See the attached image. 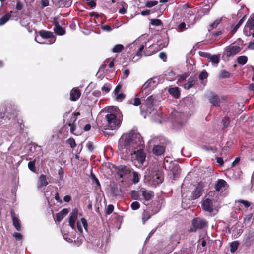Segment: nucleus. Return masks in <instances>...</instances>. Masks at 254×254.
Listing matches in <instances>:
<instances>
[{
	"label": "nucleus",
	"mask_w": 254,
	"mask_h": 254,
	"mask_svg": "<svg viewBox=\"0 0 254 254\" xmlns=\"http://www.w3.org/2000/svg\"><path fill=\"white\" fill-rule=\"evenodd\" d=\"M107 124L105 125L102 131L105 136L111 135L110 132L106 131L107 129L115 130L119 127L123 120V115L121 112L118 109L114 112H110L105 116Z\"/></svg>",
	"instance_id": "obj_1"
},
{
	"label": "nucleus",
	"mask_w": 254,
	"mask_h": 254,
	"mask_svg": "<svg viewBox=\"0 0 254 254\" xmlns=\"http://www.w3.org/2000/svg\"><path fill=\"white\" fill-rule=\"evenodd\" d=\"M192 227L189 229V232H195L197 229H203L207 226V221L200 217H196L192 219Z\"/></svg>",
	"instance_id": "obj_2"
},
{
	"label": "nucleus",
	"mask_w": 254,
	"mask_h": 254,
	"mask_svg": "<svg viewBox=\"0 0 254 254\" xmlns=\"http://www.w3.org/2000/svg\"><path fill=\"white\" fill-rule=\"evenodd\" d=\"M117 175L121 178L127 179L132 172V169L130 165H120L115 168Z\"/></svg>",
	"instance_id": "obj_3"
},
{
	"label": "nucleus",
	"mask_w": 254,
	"mask_h": 254,
	"mask_svg": "<svg viewBox=\"0 0 254 254\" xmlns=\"http://www.w3.org/2000/svg\"><path fill=\"white\" fill-rule=\"evenodd\" d=\"M1 113H0V124L4 123L3 120H6L8 119L10 120L11 119H14L16 112L14 110L12 109L10 107L8 108H2L1 110Z\"/></svg>",
	"instance_id": "obj_4"
},
{
	"label": "nucleus",
	"mask_w": 254,
	"mask_h": 254,
	"mask_svg": "<svg viewBox=\"0 0 254 254\" xmlns=\"http://www.w3.org/2000/svg\"><path fill=\"white\" fill-rule=\"evenodd\" d=\"M154 97L153 96L148 97L140 107L141 112L150 114L154 110Z\"/></svg>",
	"instance_id": "obj_5"
},
{
	"label": "nucleus",
	"mask_w": 254,
	"mask_h": 254,
	"mask_svg": "<svg viewBox=\"0 0 254 254\" xmlns=\"http://www.w3.org/2000/svg\"><path fill=\"white\" fill-rule=\"evenodd\" d=\"M204 183L202 181L199 182L196 186L194 190L192 192L190 196L191 200H195L199 198L204 191Z\"/></svg>",
	"instance_id": "obj_6"
},
{
	"label": "nucleus",
	"mask_w": 254,
	"mask_h": 254,
	"mask_svg": "<svg viewBox=\"0 0 254 254\" xmlns=\"http://www.w3.org/2000/svg\"><path fill=\"white\" fill-rule=\"evenodd\" d=\"M132 148L136 149L138 147H141L144 145V141L141 135L138 133H132Z\"/></svg>",
	"instance_id": "obj_7"
},
{
	"label": "nucleus",
	"mask_w": 254,
	"mask_h": 254,
	"mask_svg": "<svg viewBox=\"0 0 254 254\" xmlns=\"http://www.w3.org/2000/svg\"><path fill=\"white\" fill-rule=\"evenodd\" d=\"M242 49V48L238 46L231 44L225 48V52L227 57H231L239 53Z\"/></svg>",
	"instance_id": "obj_8"
},
{
	"label": "nucleus",
	"mask_w": 254,
	"mask_h": 254,
	"mask_svg": "<svg viewBox=\"0 0 254 254\" xmlns=\"http://www.w3.org/2000/svg\"><path fill=\"white\" fill-rule=\"evenodd\" d=\"M209 102L214 106L219 107L220 106V99L219 96L213 92H210L207 96Z\"/></svg>",
	"instance_id": "obj_9"
},
{
	"label": "nucleus",
	"mask_w": 254,
	"mask_h": 254,
	"mask_svg": "<svg viewBox=\"0 0 254 254\" xmlns=\"http://www.w3.org/2000/svg\"><path fill=\"white\" fill-rule=\"evenodd\" d=\"M53 24L54 25V32L58 35H64L65 33V30L61 27L58 21V17H54L53 20Z\"/></svg>",
	"instance_id": "obj_10"
},
{
	"label": "nucleus",
	"mask_w": 254,
	"mask_h": 254,
	"mask_svg": "<svg viewBox=\"0 0 254 254\" xmlns=\"http://www.w3.org/2000/svg\"><path fill=\"white\" fill-rule=\"evenodd\" d=\"M120 145L124 148H132V139L131 133L124 136L120 140Z\"/></svg>",
	"instance_id": "obj_11"
},
{
	"label": "nucleus",
	"mask_w": 254,
	"mask_h": 254,
	"mask_svg": "<svg viewBox=\"0 0 254 254\" xmlns=\"http://www.w3.org/2000/svg\"><path fill=\"white\" fill-rule=\"evenodd\" d=\"M202 208L203 210L212 213L213 211V202L211 199L207 198L204 200L201 205Z\"/></svg>",
	"instance_id": "obj_12"
},
{
	"label": "nucleus",
	"mask_w": 254,
	"mask_h": 254,
	"mask_svg": "<svg viewBox=\"0 0 254 254\" xmlns=\"http://www.w3.org/2000/svg\"><path fill=\"white\" fill-rule=\"evenodd\" d=\"M79 115L80 113L79 112L72 113L71 115V121L66 124L68 126L70 127V132L74 135H77L75 133H74L76 129L75 126L74 125V122L77 120V116Z\"/></svg>",
	"instance_id": "obj_13"
},
{
	"label": "nucleus",
	"mask_w": 254,
	"mask_h": 254,
	"mask_svg": "<svg viewBox=\"0 0 254 254\" xmlns=\"http://www.w3.org/2000/svg\"><path fill=\"white\" fill-rule=\"evenodd\" d=\"M78 214V209L75 208L73 209L72 211L70 214V216L69 218V225L73 229L74 228L75 223L76 219H77Z\"/></svg>",
	"instance_id": "obj_14"
},
{
	"label": "nucleus",
	"mask_w": 254,
	"mask_h": 254,
	"mask_svg": "<svg viewBox=\"0 0 254 254\" xmlns=\"http://www.w3.org/2000/svg\"><path fill=\"white\" fill-rule=\"evenodd\" d=\"M140 192L146 201H149L154 197V193L152 191H148L144 188H141L140 190Z\"/></svg>",
	"instance_id": "obj_15"
},
{
	"label": "nucleus",
	"mask_w": 254,
	"mask_h": 254,
	"mask_svg": "<svg viewBox=\"0 0 254 254\" xmlns=\"http://www.w3.org/2000/svg\"><path fill=\"white\" fill-rule=\"evenodd\" d=\"M166 149V147L163 145H155L152 149L154 154L157 156H160L164 154Z\"/></svg>",
	"instance_id": "obj_16"
},
{
	"label": "nucleus",
	"mask_w": 254,
	"mask_h": 254,
	"mask_svg": "<svg viewBox=\"0 0 254 254\" xmlns=\"http://www.w3.org/2000/svg\"><path fill=\"white\" fill-rule=\"evenodd\" d=\"M152 179L153 183L155 185H159L163 182L164 176L161 172H158L153 176Z\"/></svg>",
	"instance_id": "obj_17"
},
{
	"label": "nucleus",
	"mask_w": 254,
	"mask_h": 254,
	"mask_svg": "<svg viewBox=\"0 0 254 254\" xmlns=\"http://www.w3.org/2000/svg\"><path fill=\"white\" fill-rule=\"evenodd\" d=\"M197 81V79L196 77L190 76L187 82L184 84V88L187 90L192 88Z\"/></svg>",
	"instance_id": "obj_18"
},
{
	"label": "nucleus",
	"mask_w": 254,
	"mask_h": 254,
	"mask_svg": "<svg viewBox=\"0 0 254 254\" xmlns=\"http://www.w3.org/2000/svg\"><path fill=\"white\" fill-rule=\"evenodd\" d=\"M136 157L137 160L141 164H143L145 160L146 154L142 149H139L136 152Z\"/></svg>",
	"instance_id": "obj_19"
},
{
	"label": "nucleus",
	"mask_w": 254,
	"mask_h": 254,
	"mask_svg": "<svg viewBox=\"0 0 254 254\" xmlns=\"http://www.w3.org/2000/svg\"><path fill=\"white\" fill-rule=\"evenodd\" d=\"M70 99L72 101H75L79 99L81 96V92L77 88H74L70 91Z\"/></svg>",
	"instance_id": "obj_20"
},
{
	"label": "nucleus",
	"mask_w": 254,
	"mask_h": 254,
	"mask_svg": "<svg viewBox=\"0 0 254 254\" xmlns=\"http://www.w3.org/2000/svg\"><path fill=\"white\" fill-rule=\"evenodd\" d=\"M39 35L43 39L54 38V35L52 32L42 30L38 32Z\"/></svg>",
	"instance_id": "obj_21"
},
{
	"label": "nucleus",
	"mask_w": 254,
	"mask_h": 254,
	"mask_svg": "<svg viewBox=\"0 0 254 254\" xmlns=\"http://www.w3.org/2000/svg\"><path fill=\"white\" fill-rule=\"evenodd\" d=\"M69 211L67 208H64L62 209L60 212L56 214V220L58 222L61 221L65 216H66Z\"/></svg>",
	"instance_id": "obj_22"
},
{
	"label": "nucleus",
	"mask_w": 254,
	"mask_h": 254,
	"mask_svg": "<svg viewBox=\"0 0 254 254\" xmlns=\"http://www.w3.org/2000/svg\"><path fill=\"white\" fill-rule=\"evenodd\" d=\"M169 94L175 98H179L180 96V92L178 87H171L168 89Z\"/></svg>",
	"instance_id": "obj_23"
},
{
	"label": "nucleus",
	"mask_w": 254,
	"mask_h": 254,
	"mask_svg": "<svg viewBox=\"0 0 254 254\" xmlns=\"http://www.w3.org/2000/svg\"><path fill=\"white\" fill-rule=\"evenodd\" d=\"M226 185L227 182L224 180L218 179L215 185V190L218 192L222 188L225 187Z\"/></svg>",
	"instance_id": "obj_24"
},
{
	"label": "nucleus",
	"mask_w": 254,
	"mask_h": 254,
	"mask_svg": "<svg viewBox=\"0 0 254 254\" xmlns=\"http://www.w3.org/2000/svg\"><path fill=\"white\" fill-rule=\"evenodd\" d=\"M49 184L45 175L41 174L39 177V187L46 186Z\"/></svg>",
	"instance_id": "obj_25"
},
{
	"label": "nucleus",
	"mask_w": 254,
	"mask_h": 254,
	"mask_svg": "<svg viewBox=\"0 0 254 254\" xmlns=\"http://www.w3.org/2000/svg\"><path fill=\"white\" fill-rule=\"evenodd\" d=\"M59 6L60 7H66L70 6L72 3L71 0H57Z\"/></svg>",
	"instance_id": "obj_26"
},
{
	"label": "nucleus",
	"mask_w": 254,
	"mask_h": 254,
	"mask_svg": "<svg viewBox=\"0 0 254 254\" xmlns=\"http://www.w3.org/2000/svg\"><path fill=\"white\" fill-rule=\"evenodd\" d=\"M12 216L13 225L14 226V227L17 231H20L21 225L18 218L14 215V213L12 214Z\"/></svg>",
	"instance_id": "obj_27"
},
{
	"label": "nucleus",
	"mask_w": 254,
	"mask_h": 254,
	"mask_svg": "<svg viewBox=\"0 0 254 254\" xmlns=\"http://www.w3.org/2000/svg\"><path fill=\"white\" fill-rule=\"evenodd\" d=\"M12 11L10 13H8L0 18V26H2L5 24L11 17Z\"/></svg>",
	"instance_id": "obj_28"
},
{
	"label": "nucleus",
	"mask_w": 254,
	"mask_h": 254,
	"mask_svg": "<svg viewBox=\"0 0 254 254\" xmlns=\"http://www.w3.org/2000/svg\"><path fill=\"white\" fill-rule=\"evenodd\" d=\"M210 60L212 63L215 64H217L220 62V55H211L209 54V56L208 58Z\"/></svg>",
	"instance_id": "obj_29"
},
{
	"label": "nucleus",
	"mask_w": 254,
	"mask_h": 254,
	"mask_svg": "<svg viewBox=\"0 0 254 254\" xmlns=\"http://www.w3.org/2000/svg\"><path fill=\"white\" fill-rule=\"evenodd\" d=\"M246 28H249L250 30H254V17L248 19L246 25Z\"/></svg>",
	"instance_id": "obj_30"
},
{
	"label": "nucleus",
	"mask_w": 254,
	"mask_h": 254,
	"mask_svg": "<svg viewBox=\"0 0 254 254\" xmlns=\"http://www.w3.org/2000/svg\"><path fill=\"white\" fill-rule=\"evenodd\" d=\"M222 21L221 18H218L216 19L213 23L210 24L208 28L209 31L212 30L213 29L216 28L218 25L221 23Z\"/></svg>",
	"instance_id": "obj_31"
},
{
	"label": "nucleus",
	"mask_w": 254,
	"mask_h": 254,
	"mask_svg": "<svg viewBox=\"0 0 254 254\" xmlns=\"http://www.w3.org/2000/svg\"><path fill=\"white\" fill-rule=\"evenodd\" d=\"M248 61V58L246 56H239L237 59V61L239 64L244 65Z\"/></svg>",
	"instance_id": "obj_32"
},
{
	"label": "nucleus",
	"mask_w": 254,
	"mask_h": 254,
	"mask_svg": "<svg viewBox=\"0 0 254 254\" xmlns=\"http://www.w3.org/2000/svg\"><path fill=\"white\" fill-rule=\"evenodd\" d=\"M141 194L140 190L139 191L132 190L131 192V198L134 200H140V194Z\"/></svg>",
	"instance_id": "obj_33"
},
{
	"label": "nucleus",
	"mask_w": 254,
	"mask_h": 254,
	"mask_svg": "<svg viewBox=\"0 0 254 254\" xmlns=\"http://www.w3.org/2000/svg\"><path fill=\"white\" fill-rule=\"evenodd\" d=\"M239 242L237 241L232 242L230 244V249L231 253H234L238 249L239 246Z\"/></svg>",
	"instance_id": "obj_34"
},
{
	"label": "nucleus",
	"mask_w": 254,
	"mask_h": 254,
	"mask_svg": "<svg viewBox=\"0 0 254 254\" xmlns=\"http://www.w3.org/2000/svg\"><path fill=\"white\" fill-rule=\"evenodd\" d=\"M124 49V47L122 44L116 45L112 49V52L114 53H119L122 52Z\"/></svg>",
	"instance_id": "obj_35"
},
{
	"label": "nucleus",
	"mask_w": 254,
	"mask_h": 254,
	"mask_svg": "<svg viewBox=\"0 0 254 254\" xmlns=\"http://www.w3.org/2000/svg\"><path fill=\"white\" fill-rule=\"evenodd\" d=\"M151 217V215L147 211L144 210L142 213V221L144 223L147 220L149 219Z\"/></svg>",
	"instance_id": "obj_36"
},
{
	"label": "nucleus",
	"mask_w": 254,
	"mask_h": 254,
	"mask_svg": "<svg viewBox=\"0 0 254 254\" xmlns=\"http://www.w3.org/2000/svg\"><path fill=\"white\" fill-rule=\"evenodd\" d=\"M244 20H245V17H243L242 18H241L239 21L238 23L234 26V27L233 28V29L232 30V32L233 33H235L237 31V30L240 27V26L244 22Z\"/></svg>",
	"instance_id": "obj_37"
},
{
	"label": "nucleus",
	"mask_w": 254,
	"mask_h": 254,
	"mask_svg": "<svg viewBox=\"0 0 254 254\" xmlns=\"http://www.w3.org/2000/svg\"><path fill=\"white\" fill-rule=\"evenodd\" d=\"M35 161L34 160L32 161H30L28 163V168L33 172H35L36 171V169L35 167Z\"/></svg>",
	"instance_id": "obj_38"
},
{
	"label": "nucleus",
	"mask_w": 254,
	"mask_h": 254,
	"mask_svg": "<svg viewBox=\"0 0 254 254\" xmlns=\"http://www.w3.org/2000/svg\"><path fill=\"white\" fill-rule=\"evenodd\" d=\"M122 7L119 10V12L121 14H124L126 12V10L127 8L128 5L125 2H122L121 4Z\"/></svg>",
	"instance_id": "obj_39"
},
{
	"label": "nucleus",
	"mask_w": 254,
	"mask_h": 254,
	"mask_svg": "<svg viewBox=\"0 0 254 254\" xmlns=\"http://www.w3.org/2000/svg\"><path fill=\"white\" fill-rule=\"evenodd\" d=\"M222 122L223 124V128L222 129H224L229 126L230 123V119L228 117H225L222 120Z\"/></svg>",
	"instance_id": "obj_40"
},
{
	"label": "nucleus",
	"mask_w": 254,
	"mask_h": 254,
	"mask_svg": "<svg viewBox=\"0 0 254 254\" xmlns=\"http://www.w3.org/2000/svg\"><path fill=\"white\" fill-rule=\"evenodd\" d=\"M91 178L93 183H95L98 187L100 188L101 187L100 183L99 180L97 179V178H96V177L94 174H91Z\"/></svg>",
	"instance_id": "obj_41"
},
{
	"label": "nucleus",
	"mask_w": 254,
	"mask_h": 254,
	"mask_svg": "<svg viewBox=\"0 0 254 254\" xmlns=\"http://www.w3.org/2000/svg\"><path fill=\"white\" fill-rule=\"evenodd\" d=\"M219 76L220 78H229L230 76V73L225 70H223L221 71Z\"/></svg>",
	"instance_id": "obj_42"
},
{
	"label": "nucleus",
	"mask_w": 254,
	"mask_h": 254,
	"mask_svg": "<svg viewBox=\"0 0 254 254\" xmlns=\"http://www.w3.org/2000/svg\"><path fill=\"white\" fill-rule=\"evenodd\" d=\"M133 179L132 182L134 183H137L139 181V174L137 172L133 171Z\"/></svg>",
	"instance_id": "obj_43"
},
{
	"label": "nucleus",
	"mask_w": 254,
	"mask_h": 254,
	"mask_svg": "<svg viewBox=\"0 0 254 254\" xmlns=\"http://www.w3.org/2000/svg\"><path fill=\"white\" fill-rule=\"evenodd\" d=\"M66 142L72 148H74L76 146V143L75 142V141L74 139L72 137L68 139Z\"/></svg>",
	"instance_id": "obj_44"
},
{
	"label": "nucleus",
	"mask_w": 254,
	"mask_h": 254,
	"mask_svg": "<svg viewBox=\"0 0 254 254\" xmlns=\"http://www.w3.org/2000/svg\"><path fill=\"white\" fill-rule=\"evenodd\" d=\"M151 24L153 26H158L162 25V22L160 19H153L151 20Z\"/></svg>",
	"instance_id": "obj_45"
},
{
	"label": "nucleus",
	"mask_w": 254,
	"mask_h": 254,
	"mask_svg": "<svg viewBox=\"0 0 254 254\" xmlns=\"http://www.w3.org/2000/svg\"><path fill=\"white\" fill-rule=\"evenodd\" d=\"M238 203H241V204H242L244 205V207L245 208H248L251 205V202H249L247 200H242V199H240V200H238L237 201Z\"/></svg>",
	"instance_id": "obj_46"
},
{
	"label": "nucleus",
	"mask_w": 254,
	"mask_h": 254,
	"mask_svg": "<svg viewBox=\"0 0 254 254\" xmlns=\"http://www.w3.org/2000/svg\"><path fill=\"white\" fill-rule=\"evenodd\" d=\"M208 77V73L206 70H203L199 75V78L201 80H203L206 79Z\"/></svg>",
	"instance_id": "obj_47"
},
{
	"label": "nucleus",
	"mask_w": 254,
	"mask_h": 254,
	"mask_svg": "<svg viewBox=\"0 0 254 254\" xmlns=\"http://www.w3.org/2000/svg\"><path fill=\"white\" fill-rule=\"evenodd\" d=\"M140 205L139 202L137 201H134L132 202L131 204V208L133 210H136L140 208Z\"/></svg>",
	"instance_id": "obj_48"
},
{
	"label": "nucleus",
	"mask_w": 254,
	"mask_h": 254,
	"mask_svg": "<svg viewBox=\"0 0 254 254\" xmlns=\"http://www.w3.org/2000/svg\"><path fill=\"white\" fill-rule=\"evenodd\" d=\"M114 207L112 204H109L108 206L107 209L106 211V214L107 215L111 214L114 210Z\"/></svg>",
	"instance_id": "obj_49"
},
{
	"label": "nucleus",
	"mask_w": 254,
	"mask_h": 254,
	"mask_svg": "<svg viewBox=\"0 0 254 254\" xmlns=\"http://www.w3.org/2000/svg\"><path fill=\"white\" fill-rule=\"evenodd\" d=\"M116 95L117 96L116 99L118 101H123L126 97L125 95L123 93H120V94L118 93V94H116Z\"/></svg>",
	"instance_id": "obj_50"
},
{
	"label": "nucleus",
	"mask_w": 254,
	"mask_h": 254,
	"mask_svg": "<svg viewBox=\"0 0 254 254\" xmlns=\"http://www.w3.org/2000/svg\"><path fill=\"white\" fill-rule=\"evenodd\" d=\"M204 148L208 151H211L212 152L215 153L217 151V148L215 146H205Z\"/></svg>",
	"instance_id": "obj_51"
},
{
	"label": "nucleus",
	"mask_w": 254,
	"mask_h": 254,
	"mask_svg": "<svg viewBox=\"0 0 254 254\" xmlns=\"http://www.w3.org/2000/svg\"><path fill=\"white\" fill-rule=\"evenodd\" d=\"M158 3L157 1H148L146 2L145 6L147 7H152Z\"/></svg>",
	"instance_id": "obj_52"
},
{
	"label": "nucleus",
	"mask_w": 254,
	"mask_h": 254,
	"mask_svg": "<svg viewBox=\"0 0 254 254\" xmlns=\"http://www.w3.org/2000/svg\"><path fill=\"white\" fill-rule=\"evenodd\" d=\"M13 236L17 240H21L22 239L23 236L22 235L18 232H14L13 234Z\"/></svg>",
	"instance_id": "obj_53"
},
{
	"label": "nucleus",
	"mask_w": 254,
	"mask_h": 254,
	"mask_svg": "<svg viewBox=\"0 0 254 254\" xmlns=\"http://www.w3.org/2000/svg\"><path fill=\"white\" fill-rule=\"evenodd\" d=\"M81 222L84 229L86 230H87L88 224H87V220H86V219L84 218H82L81 219Z\"/></svg>",
	"instance_id": "obj_54"
},
{
	"label": "nucleus",
	"mask_w": 254,
	"mask_h": 254,
	"mask_svg": "<svg viewBox=\"0 0 254 254\" xmlns=\"http://www.w3.org/2000/svg\"><path fill=\"white\" fill-rule=\"evenodd\" d=\"M144 49V45H142L141 46H140V48H139L138 50L137 51V52L136 53L137 56H139V57L141 56L142 55V52H143Z\"/></svg>",
	"instance_id": "obj_55"
},
{
	"label": "nucleus",
	"mask_w": 254,
	"mask_h": 254,
	"mask_svg": "<svg viewBox=\"0 0 254 254\" xmlns=\"http://www.w3.org/2000/svg\"><path fill=\"white\" fill-rule=\"evenodd\" d=\"M122 85L121 84H118L115 88L114 91V93L115 95H116V94H118V93H119V92L121 90V89L122 88Z\"/></svg>",
	"instance_id": "obj_56"
},
{
	"label": "nucleus",
	"mask_w": 254,
	"mask_h": 254,
	"mask_svg": "<svg viewBox=\"0 0 254 254\" xmlns=\"http://www.w3.org/2000/svg\"><path fill=\"white\" fill-rule=\"evenodd\" d=\"M253 216L252 213H250L249 214H247L245 216L244 218V221L247 222H249L252 219V217Z\"/></svg>",
	"instance_id": "obj_57"
},
{
	"label": "nucleus",
	"mask_w": 254,
	"mask_h": 254,
	"mask_svg": "<svg viewBox=\"0 0 254 254\" xmlns=\"http://www.w3.org/2000/svg\"><path fill=\"white\" fill-rule=\"evenodd\" d=\"M101 90L105 94H106L110 91V87L105 85L102 87Z\"/></svg>",
	"instance_id": "obj_58"
},
{
	"label": "nucleus",
	"mask_w": 254,
	"mask_h": 254,
	"mask_svg": "<svg viewBox=\"0 0 254 254\" xmlns=\"http://www.w3.org/2000/svg\"><path fill=\"white\" fill-rule=\"evenodd\" d=\"M133 104L134 105V106H137L141 104V101H140V99L138 98H134L133 99Z\"/></svg>",
	"instance_id": "obj_59"
},
{
	"label": "nucleus",
	"mask_w": 254,
	"mask_h": 254,
	"mask_svg": "<svg viewBox=\"0 0 254 254\" xmlns=\"http://www.w3.org/2000/svg\"><path fill=\"white\" fill-rule=\"evenodd\" d=\"M159 57L163 59L164 61H166L167 59V55L165 52H160L159 54Z\"/></svg>",
	"instance_id": "obj_60"
},
{
	"label": "nucleus",
	"mask_w": 254,
	"mask_h": 254,
	"mask_svg": "<svg viewBox=\"0 0 254 254\" xmlns=\"http://www.w3.org/2000/svg\"><path fill=\"white\" fill-rule=\"evenodd\" d=\"M209 54H210V53L205 52H202V51L199 52V55L200 56L207 58V59L208 58V57L209 56Z\"/></svg>",
	"instance_id": "obj_61"
},
{
	"label": "nucleus",
	"mask_w": 254,
	"mask_h": 254,
	"mask_svg": "<svg viewBox=\"0 0 254 254\" xmlns=\"http://www.w3.org/2000/svg\"><path fill=\"white\" fill-rule=\"evenodd\" d=\"M86 147L88 148V149L90 151H92L94 149V146H93L92 143L90 142H88L86 144Z\"/></svg>",
	"instance_id": "obj_62"
},
{
	"label": "nucleus",
	"mask_w": 254,
	"mask_h": 254,
	"mask_svg": "<svg viewBox=\"0 0 254 254\" xmlns=\"http://www.w3.org/2000/svg\"><path fill=\"white\" fill-rule=\"evenodd\" d=\"M178 28L181 31H183L186 29V24L185 22H182L178 25Z\"/></svg>",
	"instance_id": "obj_63"
},
{
	"label": "nucleus",
	"mask_w": 254,
	"mask_h": 254,
	"mask_svg": "<svg viewBox=\"0 0 254 254\" xmlns=\"http://www.w3.org/2000/svg\"><path fill=\"white\" fill-rule=\"evenodd\" d=\"M248 48L249 49L254 50V39L249 43Z\"/></svg>",
	"instance_id": "obj_64"
}]
</instances>
